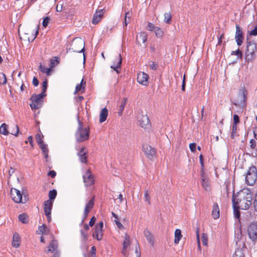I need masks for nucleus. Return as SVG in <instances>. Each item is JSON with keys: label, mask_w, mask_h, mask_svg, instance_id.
Here are the masks:
<instances>
[{"label": "nucleus", "mask_w": 257, "mask_h": 257, "mask_svg": "<svg viewBox=\"0 0 257 257\" xmlns=\"http://www.w3.org/2000/svg\"><path fill=\"white\" fill-rule=\"evenodd\" d=\"M84 149L85 148L82 147L77 153L79 160L82 163H86L87 162L86 153L84 151Z\"/></svg>", "instance_id": "nucleus-22"}, {"label": "nucleus", "mask_w": 257, "mask_h": 257, "mask_svg": "<svg viewBox=\"0 0 257 257\" xmlns=\"http://www.w3.org/2000/svg\"><path fill=\"white\" fill-rule=\"evenodd\" d=\"M11 195L13 200L17 203H25L28 201V198L26 195L21 193L20 191L12 188L11 191Z\"/></svg>", "instance_id": "nucleus-6"}, {"label": "nucleus", "mask_w": 257, "mask_h": 257, "mask_svg": "<svg viewBox=\"0 0 257 257\" xmlns=\"http://www.w3.org/2000/svg\"><path fill=\"white\" fill-rule=\"evenodd\" d=\"M114 221H115V223L117 227L118 228H119V229L123 228V226L122 225V224L118 220H114Z\"/></svg>", "instance_id": "nucleus-58"}, {"label": "nucleus", "mask_w": 257, "mask_h": 257, "mask_svg": "<svg viewBox=\"0 0 257 257\" xmlns=\"http://www.w3.org/2000/svg\"><path fill=\"white\" fill-rule=\"evenodd\" d=\"M247 233L249 238L252 241L255 242L257 240V222H252L249 225Z\"/></svg>", "instance_id": "nucleus-10"}, {"label": "nucleus", "mask_w": 257, "mask_h": 257, "mask_svg": "<svg viewBox=\"0 0 257 257\" xmlns=\"http://www.w3.org/2000/svg\"><path fill=\"white\" fill-rule=\"evenodd\" d=\"M32 83L35 86H37L39 85V81L36 77H34Z\"/></svg>", "instance_id": "nucleus-61"}, {"label": "nucleus", "mask_w": 257, "mask_h": 257, "mask_svg": "<svg viewBox=\"0 0 257 257\" xmlns=\"http://www.w3.org/2000/svg\"><path fill=\"white\" fill-rule=\"evenodd\" d=\"M58 247L57 241L53 239L50 242L49 246L48 247V249L45 250L46 252H53L56 250Z\"/></svg>", "instance_id": "nucleus-24"}, {"label": "nucleus", "mask_w": 257, "mask_h": 257, "mask_svg": "<svg viewBox=\"0 0 257 257\" xmlns=\"http://www.w3.org/2000/svg\"><path fill=\"white\" fill-rule=\"evenodd\" d=\"M201 184L202 186L203 187V188L206 190L208 191L210 189V185H209V180L208 178L204 177L203 173L201 174Z\"/></svg>", "instance_id": "nucleus-23"}, {"label": "nucleus", "mask_w": 257, "mask_h": 257, "mask_svg": "<svg viewBox=\"0 0 257 257\" xmlns=\"http://www.w3.org/2000/svg\"><path fill=\"white\" fill-rule=\"evenodd\" d=\"M91 252L92 254V257H95L96 248L94 246H93L91 247Z\"/></svg>", "instance_id": "nucleus-62"}, {"label": "nucleus", "mask_w": 257, "mask_h": 257, "mask_svg": "<svg viewBox=\"0 0 257 257\" xmlns=\"http://www.w3.org/2000/svg\"><path fill=\"white\" fill-rule=\"evenodd\" d=\"M236 201L238 202V206L243 210L248 209L252 204V194L248 189H244L238 193Z\"/></svg>", "instance_id": "nucleus-1"}, {"label": "nucleus", "mask_w": 257, "mask_h": 257, "mask_svg": "<svg viewBox=\"0 0 257 257\" xmlns=\"http://www.w3.org/2000/svg\"><path fill=\"white\" fill-rule=\"evenodd\" d=\"M49 17H46L44 19L43 21V26L44 27H46L48 26V24L49 23Z\"/></svg>", "instance_id": "nucleus-51"}, {"label": "nucleus", "mask_w": 257, "mask_h": 257, "mask_svg": "<svg viewBox=\"0 0 257 257\" xmlns=\"http://www.w3.org/2000/svg\"><path fill=\"white\" fill-rule=\"evenodd\" d=\"M137 120L139 125L143 128H148L151 125L150 121L147 115L142 111L138 114Z\"/></svg>", "instance_id": "nucleus-9"}, {"label": "nucleus", "mask_w": 257, "mask_h": 257, "mask_svg": "<svg viewBox=\"0 0 257 257\" xmlns=\"http://www.w3.org/2000/svg\"><path fill=\"white\" fill-rule=\"evenodd\" d=\"M232 201L233 208L234 216L235 218L238 219L240 218V211L239 210V209H240V207L238 206V201H236L235 197L234 195L232 196Z\"/></svg>", "instance_id": "nucleus-18"}, {"label": "nucleus", "mask_w": 257, "mask_h": 257, "mask_svg": "<svg viewBox=\"0 0 257 257\" xmlns=\"http://www.w3.org/2000/svg\"><path fill=\"white\" fill-rule=\"evenodd\" d=\"M212 216L214 219H216L219 217V208L217 203H215L213 204Z\"/></svg>", "instance_id": "nucleus-26"}, {"label": "nucleus", "mask_w": 257, "mask_h": 257, "mask_svg": "<svg viewBox=\"0 0 257 257\" xmlns=\"http://www.w3.org/2000/svg\"><path fill=\"white\" fill-rule=\"evenodd\" d=\"M14 129L13 131H11V132H10L9 134H11L15 136H17L19 133V128L17 125H14Z\"/></svg>", "instance_id": "nucleus-43"}, {"label": "nucleus", "mask_w": 257, "mask_h": 257, "mask_svg": "<svg viewBox=\"0 0 257 257\" xmlns=\"http://www.w3.org/2000/svg\"><path fill=\"white\" fill-rule=\"evenodd\" d=\"M150 68L153 70H156L158 67V65L155 62H150L149 64Z\"/></svg>", "instance_id": "nucleus-47"}, {"label": "nucleus", "mask_w": 257, "mask_h": 257, "mask_svg": "<svg viewBox=\"0 0 257 257\" xmlns=\"http://www.w3.org/2000/svg\"><path fill=\"white\" fill-rule=\"evenodd\" d=\"M143 149L144 153L149 159L152 160L155 157L156 154L155 149L147 144L143 145Z\"/></svg>", "instance_id": "nucleus-14"}, {"label": "nucleus", "mask_w": 257, "mask_h": 257, "mask_svg": "<svg viewBox=\"0 0 257 257\" xmlns=\"http://www.w3.org/2000/svg\"><path fill=\"white\" fill-rule=\"evenodd\" d=\"M149 76L144 72H140L138 74L137 77L138 82L144 85H147Z\"/></svg>", "instance_id": "nucleus-19"}, {"label": "nucleus", "mask_w": 257, "mask_h": 257, "mask_svg": "<svg viewBox=\"0 0 257 257\" xmlns=\"http://www.w3.org/2000/svg\"><path fill=\"white\" fill-rule=\"evenodd\" d=\"M83 179L85 186H89L94 184V177L90 170H87L83 174Z\"/></svg>", "instance_id": "nucleus-15"}, {"label": "nucleus", "mask_w": 257, "mask_h": 257, "mask_svg": "<svg viewBox=\"0 0 257 257\" xmlns=\"http://www.w3.org/2000/svg\"><path fill=\"white\" fill-rule=\"evenodd\" d=\"M201 240H202L203 245H207L208 236L206 234H205V233L202 234V235L201 236Z\"/></svg>", "instance_id": "nucleus-44"}, {"label": "nucleus", "mask_w": 257, "mask_h": 257, "mask_svg": "<svg viewBox=\"0 0 257 257\" xmlns=\"http://www.w3.org/2000/svg\"><path fill=\"white\" fill-rule=\"evenodd\" d=\"M249 34L250 35H252V36H256L257 35V27H255L253 30L250 31Z\"/></svg>", "instance_id": "nucleus-59"}, {"label": "nucleus", "mask_w": 257, "mask_h": 257, "mask_svg": "<svg viewBox=\"0 0 257 257\" xmlns=\"http://www.w3.org/2000/svg\"><path fill=\"white\" fill-rule=\"evenodd\" d=\"M18 218L19 221L23 223H27L29 222L28 216L25 213L20 214Z\"/></svg>", "instance_id": "nucleus-34"}, {"label": "nucleus", "mask_w": 257, "mask_h": 257, "mask_svg": "<svg viewBox=\"0 0 257 257\" xmlns=\"http://www.w3.org/2000/svg\"><path fill=\"white\" fill-rule=\"evenodd\" d=\"M81 236L84 240H86L87 237V233L83 230H81Z\"/></svg>", "instance_id": "nucleus-63"}, {"label": "nucleus", "mask_w": 257, "mask_h": 257, "mask_svg": "<svg viewBox=\"0 0 257 257\" xmlns=\"http://www.w3.org/2000/svg\"><path fill=\"white\" fill-rule=\"evenodd\" d=\"M86 82H84L83 79H82L80 84H77L75 87V90L74 91V94L77 93L79 91H82V92H84L85 89L84 85H85Z\"/></svg>", "instance_id": "nucleus-30"}, {"label": "nucleus", "mask_w": 257, "mask_h": 257, "mask_svg": "<svg viewBox=\"0 0 257 257\" xmlns=\"http://www.w3.org/2000/svg\"><path fill=\"white\" fill-rule=\"evenodd\" d=\"M21 243V239L20 235L18 233H15L13 236V239L12 242L13 246L15 247H18Z\"/></svg>", "instance_id": "nucleus-27"}, {"label": "nucleus", "mask_w": 257, "mask_h": 257, "mask_svg": "<svg viewBox=\"0 0 257 257\" xmlns=\"http://www.w3.org/2000/svg\"><path fill=\"white\" fill-rule=\"evenodd\" d=\"M39 70L41 72L45 73L48 76L50 75L51 71V68H45L41 64L39 66Z\"/></svg>", "instance_id": "nucleus-35"}, {"label": "nucleus", "mask_w": 257, "mask_h": 257, "mask_svg": "<svg viewBox=\"0 0 257 257\" xmlns=\"http://www.w3.org/2000/svg\"><path fill=\"white\" fill-rule=\"evenodd\" d=\"M257 169L255 167H250L247 171L245 181L250 186L253 185L257 180Z\"/></svg>", "instance_id": "nucleus-8"}, {"label": "nucleus", "mask_w": 257, "mask_h": 257, "mask_svg": "<svg viewBox=\"0 0 257 257\" xmlns=\"http://www.w3.org/2000/svg\"><path fill=\"white\" fill-rule=\"evenodd\" d=\"M39 147L42 150L43 154L45 155V157L47 158L48 156V149L47 148V146L44 143L39 144Z\"/></svg>", "instance_id": "nucleus-33"}, {"label": "nucleus", "mask_w": 257, "mask_h": 257, "mask_svg": "<svg viewBox=\"0 0 257 257\" xmlns=\"http://www.w3.org/2000/svg\"><path fill=\"white\" fill-rule=\"evenodd\" d=\"M38 33H39L38 28H37V30H36V31L35 32V35H33L32 37L30 38L29 37H27V35H28L27 33L25 34V38H27L28 39V41H29V42H33V40L36 38V37H37V35L38 34Z\"/></svg>", "instance_id": "nucleus-42"}, {"label": "nucleus", "mask_w": 257, "mask_h": 257, "mask_svg": "<svg viewBox=\"0 0 257 257\" xmlns=\"http://www.w3.org/2000/svg\"><path fill=\"white\" fill-rule=\"evenodd\" d=\"M235 39L238 46H240L243 42V36L241 28L238 25H236V32Z\"/></svg>", "instance_id": "nucleus-16"}, {"label": "nucleus", "mask_w": 257, "mask_h": 257, "mask_svg": "<svg viewBox=\"0 0 257 257\" xmlns=\"http://www.w3.org/2000/svg\"><path fill=\"white\" fill-rule=\"evenodd\" d=\"M144 235L145 236L147 240L152 245H153L154 243V237L150 231L147 229H145L144 231Z\"/></svg>", "instance_id": "nucleus-25"}, {"label": "nucleus", "mask_w": 257, "mask_h": 257, "mask_svg": "<svg viewBox=\"0 0 257 257\" xmlns=\"http://www.w3.org/2000/svg\"><path fill=\"white\" fill-rule=\"evenodd\" d=\"M94 205V197H93L91 199H90L88 202L86 204L84 212L82 215V221L83 222L87 217L89 213L90 212L91 209L93 208Z\"/></svg>", "instance_id": "nucleus-13"}, {"label": "nucleus", "mask_w": 257, "mask_h": 257, "mask_svg": "<svg viewBox=\"0 0 257 257\" xmlns=\"http://www.w3.org/2000/svg\"><path fill=\"white\" fill-rule=\"evenodd\" d=\"M196 145L195 143H191L189 145V148L191 152H194L196 151Z\"/></svg>", "instance_id": "nucleus-52"}, {"label": "nucleus", "mask_w": 257, "mask_h": 257, "mask_svg": "<svg viewBox=\"0 0 257 257\" xmlns=\"http://www.w3.org/2000/svg\"><path fill=\"white\" fill-rule=\"evenodd\" d=\"M53 201L48 200L44 202V210L47 220L50 222L51 220V210L52 209Z\"/></svg>", "instance_id": "nucleus-11"}, {"label": "nucleus", "mask_w": 257, "mask_h": 257, "mask_svg": "<svg viewBox=\"0 0 257 257\" xmlns=\"http://www.w3.org/2000/svg\"><path fill=\"white\" fill-rule=\"evenodd\" d=\"M8 126L6 123H3L0 126V133L4 135H8L10 132L8 130Z\"/></svg>", "instance_id": "nucleus-32"}, {"label": "nucleus", "mask_w": 257, "mask_h": 257, "mask_svg": "<svg viewBox=\"0 0 257 257\" xmlns=\"http://www.w3.org/2000/svg\"><path fill=\"white\" fill-rule=\"evenodd\" d=\"M156 27L154 26V24H153L151 23H148L147 25V29L150 31H154Z\"/></svg>", "instance_id": "nucleus-48"}, {"label": "nucleus", "mask_w": 257, "mask_h": 257, "mask_svg": "<svg viewBox=\"0 0 257 257\" xmlns=\"http://www.w3.org/2000/svg\"><path fill=\"white\" fill-rule=\"evenodd\" d=\"M145 201H147L149 204H150V197H149V193H148V190H146L145 191Z\"/></svg>", "instance_id": "nucleus-53"}, {"label": "nucleus", "mask_w": 257, "mask_h": 257, "mask_svg": "<svg viewBox=\"0 0 257 257\" xmlns=\"http://www.w3.org/2000/svg\"><path fill=\"white\" fill-rule=\"evenodd\" d=\"M7 83L6 75L3 73H0V84L4 85Z\"/></svg>", "instance_id": "nucleus-41"}, {"label": "nucleus", "mask_w": 257, "mask_h": 257, "mask_svg": "<svg viewBox=\"0 0 257 257\" xmlns=\"http://www.w3.org/2000/svg\"><path fill=\"white\" fill-rule=\"evenodd\" d=\"M104 9L97 10L93 15L92 23L93 24H97L102 19L104 14Z\"/></svg>", "instance_id": "nucleus-20"}, {"label": "nucleus", "mask_w": 257, "mask_h": 257, "mask_svg": "<svg viewBox=\"0 0 257 257\" xmlns=\"http://www.w3.org/2000/svg\"><path fill=\"white\" fill-rule=\"evenodd\" d=\"M46 96V94L42 93L39 94H33L30 100L32 101L30 104L32 109H38L42 106L43 102V98Z\"/></svg>", "instance_id": "nucleus-5"}, {"label": "nucleus", "mask_w": 257, "mask_h": 257, "mask_svg": "<svg viewBox=\"0 0 257 257\" xmlns=\"http://www.w3.org/2000/svg\"><path fill=\"white\" fill-rule=\"evenodd\" d=\"M254 204V209L257 212V192L255 194Z\"/></svg>", "instance_id": "nucleus-64"}, {"label": "nucleus", "mask_w": 257, "mask_h": 257, "mask_svg": "<svg viewBox=\"0 0 257 257\" xmlns=\"http://www.w3.org/2000/svg\"><path fill=\"white\" fill-rule=\"evenodd\" d=\"M78 127L75 133V138L77 142H82L89 139V131L87 127H83V124L78 120Z\"/></svg>", "instance_id": "nucleus-2"}, {"label": "nucleus", "mask_w": 257, "mask_h": 257, "mask_svg": "<svg viewBox=\"0 0 257 257\" xmlns=\"http://www.w3.org/2000/svg\"><path fill=\"white\" fill-rule=\"evenodd\" d=\"M46 226L45 224H43L42 226L39 227V233L44 234L46 230Z\"/></svg>", "instance_id": "nucleus-50"}, {"label": "nucleus", "mask_w": 257, "mask_h": 257, "mask_svg": "<svg viewBox=\"0 0 257 257\" xmlns=\"http://www.w3.org/2000/svg\"><path fill=\"white\" fill-rule=\"evenodd\" d=\"M232 257H244L243 253L241 249L237 248Z\"/></svg>", "instance_id": "nucleus-40"}, {"label": "nucleus", "mask_w": 257, "mask_h": 257, "mask_svg": "<svg viewBox=\"0 0 257 257\" xmlns=\"http://www.w3.org/2000/svg\"><path fill=\"white\" fill-rule=\"evenodd\" d=\"M57 191L55 189H53L52 190H50L49 192V199L50 200H52L53 201V200L55 199L57 196Z\"/></svg>", "instance_id": "nucleus-39"}, {"label": "nucleus", "mask_w": 257, "mask_h": 257, "mask_svg": "<svg viewBox=\"0 0 257 257\" xmlns=\"http://www.w3.org/2000/svg\"><path fill=\"white\" fill-rule=\"evenodd\" d=\"M239 122V116L237 114L233 115V124H237Z\"/></svg>", "instance_id": "nucleus-54"}, {"label": "nucleus", "mask_w": 257, "mask_h": 257, "mask_svg": "<svg viewBox=\"0 0 257 257\" xmlns=\"http://www.w3.org/2000/svg\"><path fill=\"white\" fill-rule=\"evenodd\" d=\"M182 235L181 234V231L179 229H176L175 231V239L174 243L175 244H178L180 239H181Z\"/></svg>", "instance_id": "nucleus-31"}, {"label": "nucleus", "mask_w": 257, "mask_h": 257, "mask_svg": "<svg viewBox=\"0 0 257 257\" xmlns=\"http://www.w3.org/2000/svg\"><path fill=\"white\" fill-rule=\"evenodd\" d=\"M126 101H127V99L124 97L122 99V100H121V104L119 106V112H118L119 115H121L122 112L123 111V110L124 108L125 105L126 104Z\"/></svg>", "instance_id": "nucleus-37"}, {"label": "nucleus", "mask_w": 257, "mask_h": 257, "mask_svg": "<svg viewBox=\"0 0 257 257\" xmlns=\"http://www.w3.org/2000/svg\"><path fill=\"white\" fill-rule=\"evenodd\" d=\"M85 42L80 38H76L72 42L69 51L71 50L74 52L81 53L84 50Z\"/></svg>", "instance_id": "nucleus-4"}, {"label": "nucleus", "mask_w": 257, "mask_h": 257, "mask_svg": "<svg viewBox=\"0 0 257 257\" xmlns=\"http://www.w3.org/2000/svg\"><path fill=\"white\" fill-rule=\"evenodd\" d=\"M154 32H155L156 37L158 38H162L164 35L163 30L158 27H156Z\"/></svg>", "instance_id": "nucleus-36"}, {"label": "nucleus", "mask_w": 257, "mask_h": 257, "mask_svg": "<svg viewBox=\"0 0 257 257\" xmlns=\"http://www.w3.org/2000/svg\"><path fill=\"white\" fill-rule=\"evenodd\" d=\"M43 137V135H41L40 134H37L36 136V139L37 141V142L38 145L41 144L42 143H43V141L42 140V138Z\"/></svg>", "instance_id": "nucleus-45"}, {"label": "nucleus", "mask_w": 257, "mask_h": 257, "mask_svg": "<svg viewBox=\"0 0 257 257\" xmlns=\"http://www.w3.org/2000/svg\"><path fill=\"white\" fill-rule=\"evenodd\" d=\"M231 55H237L240 58H241L242 56L241 51H240L239 49H237L236 51H232L231 53Z\"/></svg>", "instance_id": "nucleus-49"}, {"label": "nucleus", "mask_w": 257, "mask_h": 257, "mask_svg": "<svg viewBox=\"0 0 257 257\" xmlns=\"http://www.w3.org/2000/svg\"><path fill=\"white\" fill-rule=\"evenodd\" d=\"M246 91L245 89L240 90L236 98L233 100V104L242 109L246 106Z\"/></svg>", "instance_id": "nucleus-7"}, {"label": "nucleus", "mask_w": 257, "mask_h": 257, "mask_svg": "<svg viewBox=\"0 0 257 257\" xmlns=\"http://www.w3.org/2000/svg\"><path fill=\"white\" fill-rule=\"evenodd\" d=\"M130 245V236L127 234H125L124 239L123 242V250L122 253L125 254L126 253V249L127 247Z\"/></svg>", "instance_id": "nucleus-29"}, {"label": "nucleus", "mask_w": 257, "mask_h": 257, "mask_svg": "<svg viewBox=\"0 0 257 257\" xmlns=\"http://www.w3.org/2000/svg\"><path fill=\"white\" fill-rule=\"evenodd\" d=\"M121 63L122 58L120 54H118V57L114 60L113 64L111 65L110 68L113 69L118 74L120 72Z\"/></svg>", "instance_id": "nucleus-17"}, {"label": "nucleus", "mask_w": 257, "mask_h": 257, "mask_svg": "<svg viewBox=\"0 0 257 257\" xmlns=\"http://www.w3.org/2000/svg\"><path fill=\"white\" fill-rule=\"evenodd\" d=\"M257 52L256 45L252 41H249L246 45L245 59L247 61H252L256 57Z\"/></svg>", "instance_id": "nucleus-3"}, {"label": "nucleus", "mask_w": 257, "mask_h": 257, "mask_svg": "<svg viewBox=\"0 0 257 257\" xmlns=\"http://www.w3.org/2000/svg\"><path fill=\"white\" fill-rule=\"evenodd\" d=\"M103 227V223L102 221L99 222L95 227L94 232L92 234V236L98 240H100L102 238Z\"/></svg>", "instance_id": "nucleus-12"}, {"label": "nucleus", "mask_w": 257, "mask_h": 257, "mask_svg": "<svg viewBox=\"0 0 257 257\" xmlns=\"http://www.w3.org/2000/svg\"><path fill=\"white\" fill-rule=\"evenodd\" d=\"M171 19L172 16L171 15V13L170 12L169 13H165L164 14V22L168 24H170L171 23Z\"/></svg>", "instance_id": "nucleus-38"}, {"label": "nucleus", "mask_w": 257, "mask_h": 257, "mask_svg": "<svg viewBox=\"0 0 257 257\" xmlns=\"http://www.w3.org/2000/svg\"><path fill=\"white\" fill-rule=\"evenodd\" d=\"M250 147L251 149H255L256 147V142L253 139H251L250 141Z\"/></svg>", "instance_id": "nucleus-55"}, {"label": "nucleus", "mask_w": 257, "mask_h": 257, "mask_svg": "<svg viewBox=\"0 0 257 257\" xmlns=\"http://www.w3.org/2000/svg\"><path fill=\"white\" fill-rule=\"evenodd\" d=\"M108 116V110L106 107L103 108L100 111L99 114V121L103 122L106 120Z\"/></svg>", "instance_id": "nucleus-28"}, {"label": "nucleus", "mask_w": 257, "mask_h": 257, "mask_svg": "<svg viewBox=\"0 0 257 257\" xmlns=\"http://www.w3.org/2000/svg\"><path fill=\"white\" fill-rule=\"evenodd\" d=\"M147 40V35L146 32H141L137 35L136 41L138 44L141 45L143 44L145 46H146V42Z\"/></svg>", "instance_id": "nucleus-21"}, {"label": "nucleus", "mask_w": 257, "mask_h": 257, "mask_svg": "<svg viewBox=\"0 0 257 257\" xmlns=\"http://www.w3.org/2000/svg\"><path fill=\"white\" fill-rule=\"evenodd\" d=\"M199 161L201 165L202 170H203L204 167V160H203V156L202 155H200L199 156Z\"/></svg>", "instance_id": "nucleus-57"}, {"label": "nucleus", "mask_w": 257, "mask_h": 257, "mask_svg": "<svg viewBox=\"0 0 257 257\" xmlns=\"http://www.w3.org/2000/svg\"><path fill=\"white\" fill-rule=\"evenodd\" d=\"M48 175L51 176L52 178H54L56 176V173L55 171L53 170L50 171L48 173Z\"/></svg>", "instance_id": "nucleus-60"}, {"label": "nucleus", "mask_w": 257, "mask_h": 257, "mask_svg": "<svg viewBox=\"0 0 257 257\" xmlns=\"http://www.w3.org/2000/svg\"><path fill=\"white\" fill-rule=\"evenodd\" d=\"M47 84H48V82H47V80H46L43 82V83H42L43 89H42V91L41 92L42 94H45V92L47 89Z\"/></svg>", "instance_id": "nucleus-46"}, {"label": "nucleus", "mask_w": 257, "mask_h": 257, "mask_svg": "<svg viewBox=\"0 0 257 257\" xmlns=\"http://www.w3.org/2000/svg\"><path fill=\"white\" fill-rule=\"evenodd\" d=\"M95 220L96 218L94 216H93L89 221V225L91 227L93 226L95 222Z\"/></svg>", "instance_id": "nucleus-56"}]
</instances>
